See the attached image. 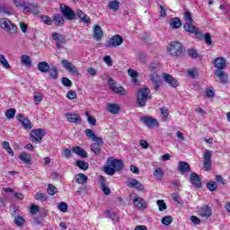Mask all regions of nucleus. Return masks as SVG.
Listing matches in <instances>:
<instances>
[{
  "mask_svg": "<svg viewBox=\"0 0 230 230\" xmlns=\"http://www.w3.org/2000/svg\"><path fill=\"white\" fill-rule=\"evenodd\" d=\"M73 152L76 154V155H79L80 157H87V152H85V150H84V148L80 146H75L73 149Z\"/></svg>",
  "mask_w": 230,
  "mask_h": 230,
  "instance_id": "34",
  "label": "nucleus"
},
{
  "mask_svg": "<svg viewBox=\"0 0 230 230\" xmlns=\"http://www.w3.org/2000/svg\"><path fill=\"white\" fill-rule=\"evenodd\" d=\"M128 186L129 188H134L135 190H137L138 191H144L145 186L142 185L141 182H139L137 179L131 178L128 180Z\"/></svg>",
  "mask_w": 230,
  "mask_h": 230,
  "instance_id": "20",
  "label": "nucleus"
},
{
  "mask_svg": "<svg viewBox=\"0 0 230 230\" xmlns=\"http://www.w3.org/2000/svg\"><path fill=\"white\" fill-rule=\"evenodd\" d=\"M104 214L108 215V218H111V220H112L113 222H119V217H118V215H116V213L106 210Z\"/></svg>",
  "mask_w": 230,
  "mask_h": 230,
  "instance_id": "40",
  "label": "nucleus"
},
{
  "mask_svg": "<svg viewBox=\"0 0 230 230\" xmlns=\"http://www.w3.org/2000/svg\"><path fill=\"white\" fill-rule=\"evenodd\" d=\"M41 21L44 22V24H48L49 26H51L53 24V18L46 15H41Z\"/></svg>",
  "mask_w": 230,
  "mask_h": 230,
  "instance_id": "45",
  "label": "nucleus"
},
{
  "mask_svg": "<svg viewBox=\"0 0 230 230\" xmlns=\"http://www.w3.org/2000/svg\"><path fill=\"white\" fill-rule=\"evenodd\" d=\"M149 82L153 84L155 91H159V89H161V85H163L161 76H159L157 73H154L149 75Z\"/></svg>",
  "mask_w": 230,
  "mask_h": 230,
  "instance_id": "8",
  "label": "nucleus"
},
{
  "mask_svg": "<svg viewBox=\"0 0 230 230\" xmlns=\"http://www.w3.org/2000/svg\"><path fill=\"white\" fill-rule=\"evenodd\" d=\"M227 66V62L224 58H217L214 60V67H217V71H223V69H226Z\"/></svg>",
  "mask_w": 230,
  "mask_h": 230,
  "instance_id": "18",
  "label": "nucleus"
},
{
  "mask_svg": "<svg viewBox=\"0 0 230 230\" xmlns=\"http://www.w3.org/2000/svg\"><path fill=\"white\" fill-rule=\"evenodd\" d=\"M190 181L192 186L195 188H200L202 186V181L200 180V177L195 172H192L190 175Z\"/></svg>",
  "mask_w": 230,
  "mask_h": 230,
  "instance_id": "21",
  "label": "nucleus"
},
{
  "mask_svg": "<svg viewBox=\"0 0 230 230\" xmlns=\"http://www.w3.org/2000/svg\"><path fill=\"white\" fill-rule=\"evenodd\" d=\"M66 117L70 123H78V121H82V119L77 114L68 112L66 113Z\"/></svg>",
  "mask_w": 230,
  "mask_h": 230,
  "instance_id": "27",
  "label": "nucleus"
},
{
  "mask_svg": "<svg viewBox=\"0 0 230 230\" xmlns=\"http://www.w3.org/2000/svg\"><path fill=\"white\" fill-rule=\"evenodd\" d=\"M211 213H212L211 208H209V206L208 205H203L199 208L200 217L205 218L206 220H208V218L211 217Z\"/></svg>",
  "mask_w": 230,
  "mask_h": 230,
  "instance_id": "19",
  "label": "nucleus"
},
{
  "mask_svg": "<svg viewBox=\"0 0 230 230\" xmlns=\"http://www.w3.org/2000/svg\"><path fill=\"white\" fill-rule=\"evenodd\" d=\"M0 64L5 68L10 69V63H8V60H6V58H4V55H0Z\"/></svg>",
  "mask_w": 230,
  "mask_h": 230,
  "instance_id": "42",
  "label": "nucleus"
},
{
  "mask_svg": "<svg viewBox=\"0 0 230 230\" xmlns=\"http://www.w3.org/2000/svg\"><path fill=\"white\" fill-rule=\"evenodd\" d=\"M49 64L46 61H42L38 64V69L41 73H49Z\"/></svg>",
  "mask_w": 230,
  "mask_h": 230,
  "instance_id": "28",
  "label": "nucleus"
},
{
  "mask_svg": "<svg viewBox=\"0 0 230 230\" xmlns=\"http://www.w3.org/2000/svg\"><path fill=\"white\" fill-rule=\"evenodd\" d=\"M203 38L207 46H211V44H213V40H211V34L205 33Z\"/></svg>",
  "mask_w": 230,
  "mask_h": 230,
  "instance_id": "53",
  "label": "nucleus"
},
{
  "mask_svg": "<svg viewBox=\"0 0 230 230\" xmlns=\"http://www.w3.org/2000/svg\"><path fill=\"white\" fill-rule=\"evenodd\" d=\"M103 60L105 64H107V66H112V58H111V56H105Z\"/></svg>",
  "mask_w": 230,
  "mask_h": 230,
  "instance_id": "64",
  "label": "nucleus"
},
{
  "mask_svg": "<svg viewBox=\"0 0 230 230\" xmlns=\"http://www.w3.org/2000/svg\"><path fill=\"white\" fill-rule=\"evenodd\" d=\"M76 15H78L79 19H81V21H83V22H86V23L91 22V18H89V16H87V14H85V13L79 10V11H77Z\"/></svg>",
  "mask_w": 230,
  "mask_h": 230,
  "instance_id": "35",
  "label": "nucleus"
},
{
  "mask_svg": "<svg viewBox=\"0 0 230 230\" xmlns=\"http://www.w3.org/2000/svg\"><path fill=\"white\" fill-rule=\"evenodd\" d=\"M148 100H152V95H150V89L148 87L139 89L137 100V105L140 107H145Z\"/></svg>",
  "mask_w": 230,
  "mask_h": 230,
  "instance_id": "2",
  "label": "nucleus"
},
{
  "mask_svg": "<svg viewBox=\"0 0 230 230\" xmlns=\"http://www.w3.org/2000/svg\"><path fill=\"white\" fill-rule=\"evenodd\" d=\"M162 78L164 80V82L166 84H168V85H170L171 87H179V81H177V79H175L173 76H172L169 74H164Z\"/></svg>",
  "mask_w": 230,
  "mask_h": 230,
  "instance_id": "16",
  "label": "nucleus"
},
{
  "mask_svg": "<svg viewBox=\"0 0 230 230\" xmlns=\"http://www.w3.org/2000/svg\"><path fill=\"white\" fill-rule=\"evenodd\" d=\"M84 132L89 139H93V141H100V139H102L101 137H96V133H94L91 128L85 129Z\"/></svg>",
  "mask_w": 230,
  "mask_h": 230,
  "instance_id": "30",
  "label": "nucleus"
},
{
  "mask_svg": "<svg viewBox=\"0 0 230 230\" xmlns=\"http://www.w3.org/2000/svg\"><path fill=\"white\" fill-rule=\"evenodd\" d=\"M103 145V140L100 138L95 140V143L91 145V150L95 154V155H100L102 154V146Z\"/></svg>",
  "mask_w": 230,
  "mask_h": 230,
  "instance_id": "17",
  "label": "nucleus"
},
{
  "mask_svg": "<svg viewBox=\"0 0 230 230\" xmlns=\"http://www.w3.org/2000/svg\"><path fill=\"white\" fill-rule=\"evenodd\" d=\"M13 4L18 8H23L24 12H31L39 8V4L33 2L32 4L26 3L24 0H13Z\"/></svg>",
  "mask_w": 230,
  "mask_h": 230,
  "instance_id": "5",
  "label": "nucleus"
},
{
  "mask_svg": "<svg viewBox=\"0 0 230 230\" xmlns=\"http://www.w3.org/2000/svg\"><path fill=\"white\" fill-rule=\"evenodd\" d=\"M211 155H213L212 151L205 150L203 154V167L206 172L211 170Z\"/></svg>",
  "mask_w": 230,
  "mask_h": 230,
  "instance_id": "9",
  "label": "nucleus"
},
{
  "mask_svg": "<svg viewBox=\"0 0 230 230\" xmlns=\"http://www.w3.org/2000/svg\"><path fill=\"white\" fill-rule=\"evenodd\" d=\"M66 98H68V100H75V98H76V92H75V91L67 92Z\"/></svg>",
  "mask_w": 230,
  "mask_h": 230,
  "instance_id": "58",
  "label": "nucleus"
},
{
  "mask_svg": "<svg viewBox=\"0 0 230 230\" xmlns=\"http://www.w3.org/2000/svg\"><path fill=\"white\" fill-rule=\"evenodd\" d=\"M133 204L135 208L141 209V211H144V209L148 208V203H146V200L139 197H135V199H133Z\"/></svg>",
  "mask_w": 230,
  "mask_h": 230,
  "instance_id": "14",
  "label": "nucleus"
},
{
  "mask_svg": "<svg viewBox=\"0 0 230 230\" xmlns=\"http://www.w3.org/2000/svg\"><path fill=\"white\" fill-rule=\"evenodd\" d=\"M52 22L55 24V26L61 28V26H64L66 20H64V16H62V14L55 13L52 16Z\"/></svg>",
  "mask_w": 230,
  "mask_h": 230,
  "instance_id": "22",
  "label": "nucleus"
},
{
  "mask_svg": "<svg viewBox=\"0 0 230 230\" xmlns=\"http://www.w3.org/2000/svg\"><path fill=\"white\" fill-rule=\"evenodd\" d=\"M170 26L172 30H177L182 26V22L179 18H172L170 22Z\"/></svg>",
  "mask_w": 230,
  "mask_h": 230,
  "instance_id": "29",
  "label": "nucleus"
},
{
  "mask_svg": "<svg viewBox=\"0 0 230 230\" xmlns=\"http://www.w3.org/2000/svg\"><path fill=\"white\" fill-rule=\"evenodd\" d=\"M75 164L80 170H84V172L85 170H89V163L85 161L77 160Z\"/></svg>",
  "mask_w": 230,
  "mask_h": 230,
  "instance_id": "36",
  "label": "nucleus"
},
{
  "mask_svg": "<svg viewBox=\"0 0 230 230\" xmlns=\"http://www.w3.org/2000/svg\"><path fill=\"white\" fill-rule=\"evenodd\" d=\"M172 222H173V219L172 218L171 216H166L162 218V224H164V226H170Z\"/></svg>",
  "mask_w": 230,
  "mask_h": 230,
  "instance_id": "50",
  "label": "nucleus"
},
{
  "mask_svg": "<svg viewBox=\"0 0 230 230\" xmlns=\"http://www.w3.org/2000/svg\"><path fill=\"white\" fill-rule=\"evenodd\" d=\"M34 199H36V200H40V202H44L48 200V196L45 193L37 192L34 196Z\"/></svg>",
  "mask_w": 230,
  "mask_h": 230,
  "instance_id": "41",
  "label": "nucleus"
},
{
  "mask_svg": "<svg viewBox=\"0 0 230 230\" xmlns=\"http://www.w3.org/2000/svg\"><path fill=\"white\" fill-rule=\"evenodd\" d=\"M140 121L141 123H144V125H146L148 128H154V127H157V125H159L157 119L148 116L140 117Z\"/></svg>",
  "mask_w": 230,
  "mask_h": 230,
  "instance_id": "12",
  "label": "nucleus"
},
{
  "mask_svg": "<svg viewBox=\"0 0 230 230\" xmlns=\"http://www.w3.org/2000/svg\"><path fill=\"white\" fill-rule=\"evenodd\" d=\"M58 209L60 210L62 213H67V203L60 202L58 205Z\"/></svg>",
  "mask_w": 230,
  "mask_h": 230,
  "instance_id": "49",
  "label": "nucleus"
},
{
  "mask_svg": "<svg viewBox=\"0 0 230 230\" xmlns=\"http://www.w3.org/2000/svg\"><path fill=\"white\" fill-rule=\"evenodd\" d=\"M180 173H188L190 171V164L186 162H180L178 165Z\"/></svg>",
  "mask_w": 230,
  "mask_h": 230,
  "instance_id": "26",
  "label": "nucleus"
},
{
  "mask_svg": "<svg viewBox=\"0 0 230 230\" xmlns=\"http://www.w3.org/2000/svg\"><path fill=\"white\" fill-rule=\"evenodd\" d=\"M161 114H163L164 119H168V116L170 115V111H168V108H160Z\"/></svg>",
  "mask_w": 230,
  "mask_h": 230,
  "instance_id": "57",
  "label": "nucleus"
},
{
  "mask_svg": "<svg viewBox=\"0 0 230 230\" xmlns=\"http://www.w3.org/2000/svg\"><path fill=\"white\" fill-rule=\"evenodd\" d=\"M18 121H20L22 123V125H23L24 128L26 129H31V122L30 121V119H28V118L24 117L22 114H19L18 116H16Z\"/></svg>",
  "mask_w": 230,
  "mask_h": 230,
  "instance_id": "23",
  "label": "nucleus"
},
{
  "mask_svg": "<svg viewBox=\"0 0 230 230\" xmlns=\"http://www.w3.org/2000/svg\"><path fill=\"white\" fill-rule=\"evenodd\" d=\"M167 50L172 57H182L184 55V49L182 43L179 41H172L167 47Z\"/></svg>",
  "mask_w": 230,
  "mask_h": 230,
  "instance_id": "3",
  "label": "nucleus"
},
{
  "mask_svg": "<svg viewBox=\"0 0 230 230\" xmlns=\"http://www.w3.org/2000/svg\"><path fill=\"white\" fill-rule=\"evenodd\" d=\"M45 135L46 132L42 128L33 129L31 131V139L33 142L40 143Z\"/></svg>",
  "mask_w": 230,
  "mask_h": 230,
  "instance_id": "7",
  "label": "nucleus"
},
{
  "mask_svg": "<svg viewBox=\"0 0 230 230\" xmlns=\"http://www.w3.org/2000/svg\"><path fill=\"white\" fill-rule=\"evenodd\" d=\"M123 162L121 160L118 159H108L107 160V165L104 166V172H106L107 175H114L117 172H121L123 170Z\"/></svg>",
  "mask_w": 230,
  "mask_h": 230,
  "instance_id": "1",
  "label": "nucleus"
},
{
  "mask_svg": "<svg viewBox=\"0 0 230 230\" xmlns=\"http://www.w3.org/2000/svg\"><path fill=\"white\" fill-rule=\"evenodd\" d=\"M189 57H191L192 58H197L199 57V53L196 49H190L188 50Z\"/></svg>",
  "mask_w": 230,
  "mask_h": 230,
  "instance_id": "61",
  "label": "nucleus"
},
{
  "mask_svg": "<svg viewBox=\"0 0 230 230\" xmlns=\"http://www.w3.org/2000/svg\"><path fill=\"white\" fill-rule=\"evenodd\" d=\"M20 159L23 161V163H30L31 161V156L26 154L25 152L22 153Z\"/></svg>",
  "mask_w": 230,
  "mask_h": 230,
  "instance_id": "48",
  "label": "nucleus"
},
{
  "mask_svg": "<svg viewBox=\"0 0 230 230\" xmlns=\"http://www.w3.org/2000/svg\"><path fill=\"white\" fill-rule=\"evenodd\" d=\"M108 8L113 12H118V10H119V2L117 0L110 1L108 4Z\"/></svg>",
  "mask_w": 230,
  "mask_h": 230,
  "instance_id": "31",
  "label": "nucleus"
},
{
  "mask_svg": "<svg viewBox=\"0 0 230 230\" xmlns=\"http://www.w3.org/2000/svg\"><path fill=\"white\" fill-rule=\"evenodd\" d=\"M215 76L217 78L219 84H227L228 75L224 70H216L214 72Z\"/></svg>",
  "mask_w": 230,
  "mask_h": 230,
  "instance_id": "15",
  "label": "nucleus"
},
{
  "mask_svg": "<svg viewBox=\"0 0 230 230\" xmlns=\"http://www.w3.org/2000/svg\"><path fill=\"white\" fill-rule=\"evenodd\" d=\"M49 76L53 80H57L58 78V69L57 66H52L51 68L49 69Z\"/></svg>",
  "mask_w": 230,
  "mask_h": 230,
  "instance_id": "38",
  "label": "nucleus"
},
{
  "mask_svg": "<svg viewBox=\"0 0 230 230\" xmlns=\"http://www.w3.org/2000/svg\"><path fill=\"white\" fill-rule=\"evenodd\" d=\"M187 75L190 78H197L199 76L197 69L195 68L188 70Z\"/></svg>",
  "mask_w": 230,
  "mask_h": 230,
  "instance_id": "51",
  "label": "nucleus"
},
{
  "mask_svg": "<svg viewBox=\"0 0 230 230\" xmlns=\"http://www.w3.org/2000/svg\"><path fill=\"white\" fill-rule=\"evenodd\" d=\"M14 224L18 226H23L24 224V217L18 216L14 218Z\"/></svg>",
  "mask_w": 230,
  "mask_h": 230,
  "instance_id": "54",
  "label": "nucleus"
},
{
  "mask_svg": "<svg viewBox=\"0 0 230 230\" xmlns=\"http://www.w3.org/2000/svg\"><path fill=\"white\" fill-rule=\"evenodd\" d=\"M22 64H24V66H31V58L28 55H22Z\"/></svg>",
  "mask_w": 230,
  "mask_h": 230,
  "instance_id": "43",
  "label": "nucleus"
},
{
  "mask_svg": "<svg viewBox=\"0 0 230 230\" xmlns=\"http://www.w3.org/2000/svg\"><path fill=\"white\" fill-rule=\"evenodd\" d=\"M128 75H129L131 76V78H137V76H138L137 71H136L132 68H129L128 70Z\"/></svg>",
  "mask_w": 230,
  "mask_h": 230,
  "instance_id": "62",
  "label": "nucleus"
},
{
  "mask_svg": "<svg viewBox=\"0 0 230 230\" xmlns=\"http://www.w3.org/2000/svg\"><path fill=\"white\" fill-rule=\"evenodd\" d=\"M75 181L78 184H85L87 183V176L84 173H79L75 175Z\"/></svg>",
  "mask_w": 230,
  "mask_h": 230,
  "instance_id": "32",
  "label": "nucleus"
},
{
  "mask_svg": "<svg viewBox=\"0 0 230 230\" xmlns=\"http://www.w3.org/2000/svg\"><path fill=\"white\" fill-rule=\"evenodd\" d=\"M119 111H120V108L118 104H113V103L108 104V111H110L111 114H118Z\"/></svg>",
  "mask_w": 230,
  "mask_h": 230,
  "instance_id": "33",
  "label": "nucleus"
},
{
  "mask_svg": "<svg viewBox=\"0 0 230 230\" xmlns=\"http://www.w3.org/2000/svg\"><path fill=\"white\" fill-rule=\"evenodd\" d=\"M61 82L65 87H71V85H73V82H71L67 77H63Z\"/></svg>",
  "mask_w": 230,
  "mask_h": 230,
  "instance_id": "56",
  "label": "nucleus"
},
{
  "mask_svg": "<svg viewBox=\"0 0 230 230\" xmlns=\"http://www.w3.org/2000/svg\"><path fill=\"white\" fill-rule=\"evenodd\" d=\"M47 191L49 195H55V193H57V187L53 184H49Z\"/></svg>",
  "mask_w": 230,
  "mask_h": 230,
  "instance_id": "55",
  "label": "nucleus"
},
{
  "mask_svg": "<svg viewBox=\"0 0 230 230\" xmlns=\"http://www.w3.org/2000/svg\"><path fill=\"white\" fill-rule=\"evenodd\" d=\"M153 175L156 181H161L164 175V172H163V169L158 167L155 170V172H153Z\"/></svg>",
  "mask_w": 230,
  "mask_h": 230,
  "instance_id": "37",
  "label": "nucleus"
},
{
  "mask_svg": "<svg viewBox=\"0 0 230 230\" xmlns=\"http://www.w3.org/2000/svg\"><path fill=\"white\" fill-rule=\"evenodd\" d=\"M114 93H116L117 94H122V95H125V88L121 87V86H117L114 90H113Z\"/></svg>",
  "mask_w": 230,
  "mask_h": 230,
  "instance_id": "59",
  "label": "nucleus"
},
{
  "mask_svg": "<svg viewBox=\"0 0 230 230\" xmlns=\"http://www.w3.org/2000/svg\"><path fill=\"white\" fill-rule=\"evenodd\" d=\"M191 22H189L183 25L185 31H188L189 33H193L194 35H199V29L191 24Z\"/></svg>",
  "mask_w": 230,
  "mask_h": 230,
  "instance_id": "25",
  "label": "nucleus"
},
{
  "mask_svg": "<svg viewBox=\"0 0 230 230\" xmlns=\"http://www.w3.org/2000/svg\"><path fill=\"white\" fill-rule=\"evenodd\" d=\"M93 38L95 40H102L103 39V30H102L100 25L93 26Z\"/></svg>",
  "mask_w": 230,
  "mask_h": 230,
  "instance_id": "24",
  "label": "nucleus"
},
{
  "mask_svg": "<svg viewBox=\"0 0 230 230\" xmlns=\"http://www.w3.org/2000/svg\"><path fill=\"white\" fill-rule=\"evenodd\" d=\"M0 27L2 30H5L9 35H15V33H17V26L15 23L6 18L0 19Z\"/></svg>",
  "mask_w": 230,
  "mask_h": 230,
  "instance_id": "4",
  "label": "nucleus"
},
{
  "mask_svg": "<svg viewBox=\"0 0 230 230\" xmlns=\"http://www.w3.org/2000/svg\"><path fill=\"white\" fill-rule=\"evenodd\" d=\"M52 39L55 41L58 49H60V48H62V45L66 44V36H64V34L53 32Z\"/></svg>",
  "mask_w": 230,
  "mask_h": 230,
  "instance_id": "11",
  "label": "nucleus"
},
{
  "mask_svg": "<svg viewBox=\"0 0 230 230\" xmlns=\"http://www.w3.org/2000/svg\"><path fill=\"white\" fill-rule=\"evenodd\" d=\"M5 116L8 119H12L15 118V109H8L5 111Z\"/></svg>",
  "mask_w": 230,
  "mask_h": 230,
  "instance_id": "46",
  "label": "nucleus"
},
{
  "mask_svg": "<svg viewBox=\"0 0 230 230\" xmlns=\"http://www.w3.org/2000/svg\"><path fill=\"white\" fill-rule=\"evenodd\" d=\"M156 204H157V206H158V208H159V211H164V210H166V203H164V200H163V199H158L157 201H156Z\"/></svg>",
  "mask_w": 230,
  "mask_h": 230,
  "instance_id": "47",
  "label": "nucleus"
},
{
  "mask_svg": "<svg viewBox=\"0 0 230 230\" xmlns=\"http://www.w3.org/2000/svg\"><path fill=\"white\" fill-rule=\"evenodd\" d=\"M61 64L63 67L68 71V73H72V75H78V69L73 63L69 62L67 59H62Z\"/></svg>",
  "mask_w": 230,
  "mask_h": 230,
  "instance_id": "13",
  "label": "nucleus"
},
{
  "mask_svg": "<svg viewBox=\"0 0 230 230\" xmlns=\"http://www.w3.org/2000/svg\"><path fill=\"white\" fill-rule=\"evenodd\" d=\"M60 12L65 17V19H67V21H74L75 17V11H73V9H71L69 6L64 4H61Z\"/></svg>",
  "mask_w": 230,
  "mask_h": 230,
  "instance_id": "6",
  "label": "nucleus"
},
{
  "mask_svg": "<svg viewBox=\"0 0 230 230\" xmlns=\"http://www.w3.org/2000/svg\"><path fill=\"white\" fill-rule=\"evenodd\" d=\"M207 188L208 190H209V191H217L218 185H217V182L215 181H208L207 183Z\"/></svg>",
  "mask_w": 230,
  "mask_h": 230,
  "instance_id": "44",
  "label": "nucleus"
},
{
  "mask_svg": "<svg viewBox=\"0 0 230 230\" xmlns=\"http://www.w3.org/2000/svg\"><path fill=\"white\" fill-rule=\"evenodd\" d=\"M123 44V37L114 35L106 44V48H118Z\"/></svg>",
  "mask_w": 230,
  "mask_h": 230,
  "instance_id": "10",
  "label": "nucleus"
},
{
  "mask_svg": "<svg viewBox=\"0 0 230 230\" xmlns=\"http://www.w3.org/2000/svg\"><path fill=\"white\" fill-rule=\"evenodd\" d=\"M39 211H40L39 206H37V205L31 206V210H30L31 215H37V213H39Z\"/></svg>",
  "mask_w": 230,
  "mask_h": 230,
  "instance_id": "60",
  "label": "nucleus"
},
{
  "mask_svg": "<svg viewBox=\"0 0 230 230\" xmlns=\"http://www.w3.org/2000/svg\"><path fill=\"white\" fill-rule=\"evenodd\" d=\"M101 190L103 191L104 195H111V189L106 185H102Z\"/></svg>",
  "mask_w": 230,
  "mask_h": 230,
  "instance_id": "63",
  "label": "nucleus"
},
{
  "mask_svg": "<svg viewBox=\"0 0 230 230\" xmlns=\"http://www.w3.org/2000/svg\"><path fill=\"white\" fill-rule=\"evenodd\" d=\"M183 19L186 22H193V18L191 17V13H190V11L184 13Z\"/></svg>",
  "mask_w": 230,
  "mask_h": 230,
  "instance_id": "52",
  "label": "nucleus"
},
{
  "mask_svg": "<svg viewBox=\"0 0 230 230\" xmlns=\"http://www.w3.org/2000/svg\"><path fill=\"white\" fill-rule=\"evenodd\" d=\"M148 70L151 73H157L159 71V62H151L148 66Z\"/></svg>",
  "mask_w": 230,
  "mask_h": 230,
  "instance_id": "39",
  "label": "nucleus"
}]
</instances>
